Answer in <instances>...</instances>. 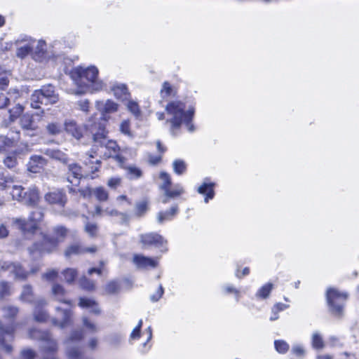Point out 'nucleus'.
Segmentation results:
<instances>
[{
  "label": "nucleus",
  "mask_w": 359,
  "mask_h": 359,
  "mask_svg": "<svg viewBox=\"0 0 359 359\" xmlns=\"http://www.w3.org/2000/svg\"><path fill=\"white\" fill-rule=\"evenodd\" d=\"M114 95L123 103L130 97L126 86L122 83L114 84Z\"/></svg>",
  "instance_id": "28"
},
{
  "label": "nucleus",
  "mask_w": 359,
  "mask_h": 359,
  "mask_svg": "<svg viewBox=\"0 0 359 359\" xmlns=\"http://www.w3.org/2000/svg\"><path fill=\"white\" fill-rule=\"evenodd\" d=\"M140 238V243L144 246L154 245L156 248H163L167 243V241L162 236L156 233L141 234Z\"/></svg>",
  "instance_id": "14"
},
{
  "label": "nucleus",
  "mask_w": 359,
  "mask_h": 359,
  "mask_svg": "<svg viewBox=\"0 0 359 359\" xmlns=\"http://www.w3.org/2000/svg\"><path fill=\"white\" fill-rule=\"evenodd\" d=\"M65 130L76 139L79 140L82 135V129L73 121H67L65 123Z\"/></svg>",
  "instance_id": "31"
},
{
  "label": "nucleus",
  "mask_w": 359,
  "mask_h": 359,
  "mask_svg": "<svg viewBox=\"0 0 359 359\" xmlns=\"http://www.w3.org/2000/svg\"><path fill=\"white\" fill-rule=\"evenodd\" d=\"M98 69L95 66L88 67H76L72 69L70 76L79 90L76 94L85 93L89 89L98 90L100 84L97 83Z\"/></svg>",
  "instance_id": "2"
},
{
  "label": "nucleus",
  "mask_w": 359,
  "mask_h": 359,
  "mask_svg": "<svg viewBox=\"0 0 359 359\" xmlns=\"http://www.w3.org/2000/svg\"><path fill=\"white\" fill-rule=\"evenodd\" d=\"M43 213L41 210L36 209L32 211L27 220L22 218H13V223L22 231H32L37 228L38 224L42 221Z\"/></svg>",
  "instance_id": "12"
},
{
  "label": "nucleus",
  "mask_w": 359,
  "mask_h": 359,
  "mask_svg": "<svg viewBox=\"0 0 359 359\" xmlns=\"http://www.w3.org/2000/svg\"><path fill=\"white\" fill-rule=\"evenodd\" d=\"M224 290L225 291L226 293H233L235 294V297H236V300L237 302L239 301V291L235 288L232 285H226L224 287Z\"/></svg>",
  "instance_id": "62"
},
{
  "label": "nucleus",
  "mask_w": 359,
  "mask_h": 359,
  "mask_svg": "<svg viewBox=\"0 0 359 359\" xmlns=\"http://www.w3.org/2000/svg\"><path fill=\"white\" fill-rule=\"evenodd\" d=\"M45 154L49 157L66 163L67 160V155L62 151L57 149H46Z\"/></svg>",
  "instance_id": "36"
},
{
  "label": "nucleus",
  "mask_w": 359,
  "mask_h": 359,
  "mask_svg": "<svg viewBox=\"0 0 359 359\" xmlns=\"http://www.w3.org/2000/svg\"><path fill=\"white\" fill-rule=\"evenodd\" d=\"M58 276V271L55 269H50L42 275V278L48 281L55 280Z\"/></svg>",
  "instance_id": "57"
},
{
  "label": "nucleus",
  "mask_w": 359,
  "mask_h": 359,
  "mask_svg": "<svg viewBox=\"0 0 359 359\" xmlns=\"http://www.w3.org/2000/svg\"><path fill=\"white\" fill-rule=\"evenodd\" d=\"M53 233L55 238H48L43 236L42 243H35L34 250H39L41 252H50L54 250L59 243L63 241L67 235V229L62 226H57L53 229Z\"/></svg>",
  "instance_id": "7"
},
{
  "label": "nucleus",
  "mask_w": 359,
  "mask_h": 359,
  "mask_svg": "<svg viewBox=\"0 0 359 359\" xmlns=\"http://www.w3.org/2000/svg\"><path fill=\"white\" fill-rule=\"evenodd\" d=\"M79 285L81 288L88 291L94 290L95 288V283L88 279L86 276H83L80 278Z\"/></svg>",
  "instance_id": "43"
},
{
  "label": "nucleus",
  "mask_w": 359,
  "mask_h": 359,
  "mask_svg": "<svg viewBox=\"0 0 359 359\" xmlns=\"http://www.w3.org/2000/svg\"><path fill=\"white\" fill-rule=\"evenodd\" d=\"M12 346L9 342H7L0 338V351L6 353H11L12 351Z\"/></svg>",
  "instance_id": "61"
},
{
  "label": "nucleus",
  "mask_w": 359,
  "mask_h": 359,
  "mask_svg": "<svg viewBox=\"0 0 359 359\" xmlns=\"http://www.w3.org/2000/svg\"><path fill=\"white\" fill-rule=\"evenodd\" d=\"M51 294L53 299L59 302L65 303L70 305L72 302L65 298L66 290L64 287L58 283H54L51 288Z\"/></svg>",
  "instance_id": "24"
},
{
  "label": "nucleus",
  "mask_w": 359,
  "mask_h": 359,
  "mask_svg": "<svg viewBox=\"0 0 359 359\" xmlns=\"http://www.w3.org/2000/svg\"><path fill=\"white\" fill-rule=\"evenodd\" d=\"M11 74L0 67V90H5L9 83Z\"/></svg>",
  "instance_id": "42"
},
{
  "label": "nucleus",
  "mask_w": 359,
  "mask_h": 359,
  "mask_svg": "<svg viewBox=\"0 0 359 359\" xmlns=\"http://www.w3.org/2000/svg\"><path fill=\"white\" fill-rule=\"evenodd\" d=\"M291 352L297 358H302L305 354V350L301 345H294L292 348Z\"/></svg>",
  "instance_id": "56"
},
{
  "label": "nucleus",
  "mask_w": 359,
  "mask_h": 359,
  "mask_svg": "<svg viewBox=\"0 0 359 359\" xmlns=\"http://www.w3.org/2000/svg\"><path fill=\"white\" fill-rule=\"evenodd\" d=\"M312 346L316 349H320L324 346L323 337L318 332H314L312 335Z\"/></svg>",
  "instance_id": "44"
},
{
  "label": "nucleus",
  "mask_w": 359,
  "mask_h": 359,
  "mask_svg": "<svg viewBox=\"0 0 359 359\" xmlns=\"http://www.w3.org/2000/svg\"><path fill=\"white\" fill-rule=\"evenodd\" d=\"M116 217V222L121 224H127L128 222V217L126 214L123 213H117L114 212V217Z\"/></svg>",
  "instance_id": "60"
},
{
  "label": "nucleus",
  "mask_w": 359,
  "mask_h": 359,
  "mask_svg": "<svg viewBox=\"0 0 359 359\" xmlns=\"http://www.w3.org/2000/svg\"><path fill=\"white\" fill-rule=\"evenodd\" d=\"M97 250L95 246L85 248L79 243H74L67 248L65 251V255L69 257L72 255H81L83 253H93Z\"/></svg>",
  "instance_id": "18"
},
{
  "label": "nucleus",
  "mask_w": 359,
  "mask_h": 359,
  "mask_svg": "<svg viewBox=\"0 0 359 359\" xmlns=\"http://www.w3.org/2000/svg\"><path fill=\"white\" fill-rule=\"evenodd\" d=\"M17 158L15 156H7L4 160V165L8 168H13L17 165Z\"/></svg>",
  "instance_id": "59"
},
{
  "label": "nucleus",
  "mask_w": 359,
  "mask_h": 359,
  "mask_svg": "<svg viewBox=\"0 0 359 359\" xmlns=\"http://www.w3.org/2000/svg\"><path fill=\"white\" fill-rule=\"evenodd\" d=\"M326 297L332 313L336 316H340L348 297L347 294L339 292L335 288H329L327 290Z\"/></svg>",
  "instance_id": "9"
},
{
  "label": "nucleus",
  "mask_w": 359,
  "mask_h": 359,
  "mask_svg": "<svg viewBox=\"0 0 359 359\" xmlns=\"http://www.w3.org/2000/svg\"><path fill=\"white\" fill-rule=\"evenodd\" d=\"M65 280L67 283H72L78 275V272L75 269L67 268L62 272Z\"/></svg>",
  "instance_id": "38"
},
{
  "label": "nucleus",
  "mask_w": 359,
  "mask_h": 359,
  "mask_svg": "<svg viewBox=\"0 0 359 359\" xmlns=\"http://www.w3.org/2000/svg\"><path fill=\"white\" fill-rule=\"evenodd\" d=\"M24 111V107L20 104H17L15 107L9 110L10 118L12 121L17 118Z\"/></svg>",
  "instance_id": "51"
},
{
  "label": "nucleus",
  "mask_w": 359,
  "mask_h": 359,
  "mask_svg": "<svg viewBox=\"0 0 359 359\" xmlns=\"http://www.w3.org/2000/svg\"><path fill=\"white\" fill-rule=\"evenodd\" d=\"M123 103L126 105L128 111L131 113L136 118L141 117L142 111L137 102L132 100L131 97H130Z\"/></svg>",
  "instance_id": "34"
},
{
  "label": "nucleus",
  "mask_w": 359,
  "mask_h": 359,
  "mask_svg": "<svg viewBox=\"0 0 359 359\" xmlns=\"http://www.w3.org/2000/svg\"><path fill=\"white\" fill-rule=\"evenodd\" d=\"M48 133L50 135H55L62 132V126L57 123H50L46 126Z\"/></svg>",
  "instance_id": "52"
},
{
  "label": "nucleus",
  "mask_w": 359,
  "mask_h": 359,
  "mask_svg": "<svg viewBox=\"0 0 359 359\" xmlns=\"http://www.w3.org/2000/svg\"><path fill=\"white\" fill-rule=\"evenodd\" d=\"M276 350L279 353H285L289 350V344L283 340H276L274 342Z\"/></svg>",
  "instance_id": "48"
},
{
  "label": "nucleus",
  "mask_w": 359,
  "mask_h": 359,
  "mask_svg": "<svg viewBox=\"0 0 359 359\" xmlns=\"http://www.w3.org/2000/svg\"><path fill=\"white\" fill-rule=\"evenodd\" d=\"M8 271L15 275V278L25 279L27 276V273L22 269L21 266L15 263H9L4 262L0 266V272Z\"/></svg>",
  "instance_id": "17"
},
{
  "label": "nucleus",
  "mask_w": 359,
  "mask_h": 359,
  "mask_svg": "<svg viewBox=\"0 0 359 359\" xmlns=\"http://www.w3.org/2000/svg\"><path fill=\"white\" fill-rule=\"evenodd\" d=\"M174 172L177 175H182L187 170V165L185 162L181 159L174 161L172 163Z\"/></svg>",
  "instance_id": "41"
},
{
  "label": "nucleus",
  "mask_w": 359,
  "mask_h": 359,
  "mask_svg": "<svg viewBox=\"0 0 359 359\" xmlns=\"http://www.w3.org/2000/svg\"><path fill=\"white\" fill-rule=\"evenodd\" d=\"M79 109L85 112H88L90 107V104L88 100H80L77 103Z\"/></svg>",
  "instance_id": "63"
},
{
  "label": "nucleus",
  "mask_w": 359,
  "mask_h": 359,
  "mask_svg": "<svg viewBox=\"0 0 359 359\" xmlns=\"http://www.w3.org/2000/svg\"><path fill=\"white\" fill-rule=\"evenodd\" d=\"M84 326L88 329L90 332H94L97 330V328L95 324L90 322L86 318H83Z\"/></svg>",
  "instance_id": "64"
},
{
  "label": "nucleus",
  "mask_w": 359,
  "mask_h": 359,
  "mask_svg": "<svg viewBox=\"0 0 359 359\" xmlns=\"http://www.w3.org/2000/svg\"><path fill=\"white\" fill-rule=\"evenodd\" d=\"M159 177L162 180L159 188L163 191V203L166 204L169 202V198H176L184 193L183 187L179 184H175L172 189H170L171 178L167 172H161Z\"/></svg>",
  "instance_id": "10"
},
{
  "label": "nucleus",
  "mask_w": 359,
  "mask_h": 359,
  "mask_svg": "<svg viewBox=\"0 0 359 359\" xmlns=\"http://www.w3.org/2000/svg\"><path fill=\"white\" fill-rule=\"evenodd\" d=\"M273 289L272 283H266L260 287L256 293V296L259 298L266 299L267 298Z\"/></svg>",
  "instance_id": "40"
},
{
  "label": "nucleus",
  "mask_w": 359,
  "mask_h": 359,
  "mask_svg": "<svg viewBox=\"0 0 359 359\" xmlns=\"http://www.w3.org/2000/svg\"><path fill=\"white\" fill-rule=\"evenodd\" d=\"M115 159L118 161L120 167L123 168L127 170V175L130 180L138 179L142 175V170L135 165L125 167L124 164L126 158L122 155H116L115 156Z\"/></svg>",
  "instance_id": "20"
},
{
  "label": "nucleus",
  "mask_w": 359,
  "mask_h": 359,
  "mask_svg": "<svg viewBox=\"0 0 359 359\" xmlns=\"http://www.w3.org/2000/svg\"><path fill=\"white\" fill-rule=\"evenodd\" d=\"M39 201V190L35 187H31L24 191L21 203L28 205H36Z\"/></svg>",
  "instance_id": "21"
},
{
  "label": "nucleus",
  "mask_w": 359,
  "mask_h": 359,
  "mask_svg": "<svg viewBox=\"0 0 359 359\" xmlns=\"http://www.w3.org/2000/svg\"><path fill=\"white\" fill-rule=\"evenodd\" d=\"M178 212L177 205L172 206L169 211H161L157 214V221L159 224H163L165 221L172 220Z\"/></svg>",
  "instance_id": "33"
},
{
  "label": "nucleus",
  "mask_w": 359,
  "mask_h": 359,
  "mask_svg": "<svg viewBox=\"0 0 359 359\" xmlns=\"http://www.w3.org/2000/svg\"><path fill=\"white\" fill-rule=\"evenodd\" d=\"M61 314L62 316V320H59L57 319H53V324L59 326L61 328L65 327L70 323L71 318V311L69 310L64 309L61 311Z\"/></svg>",
  "instance_id": "35"
},
{
  "label": "nucleus",
  "mask_w": 359,
  "mask_h": 359,
  "mask_svg": "<svg viewBox=\"0 0 359 359\" xmlns=\"http://www.w3.org/2000/svg\"><path fill=\"white\" fill-rule=\"evenodd\" d=\"M174 90L171 85L168 82H164L163 87L161 90V95L163 98H167L170 96L174 95Z\"/></svg>",
  "instance_id": "46"
},
{
  "label": "nucleus",
  "mask_w": 359,
  "mask_h": 359,
  "mask_svg": "<svg viewBox=\"0 0 359 359\" xmlns=\"http://www.w3.org/2000/svg\"><path fill=\"white\" fill-rule=\"evenodd\" d=\"M1 311L3 319L0 321V338L10 343L15 329L14 320L19 312V309L15 306L7 305L4 306Z\"/></svg>",
  "instance_id": "4"
},
{
  "label": "nucleus",
  "mask_w": 359,
  "mask_h": 359,
  "mask_svg": "<svg viewBox=\"0 0 359 359\" xmlns=\"http://www.w3.org/2000/svg\"><path fill=\"white\" fill-rule=\"evenodd\" d=\"M44 111L36 112L32 114L28 113L23 114L20 118V126L21 128L29 136L36 134L39 128V123L42 121Z\"/></svg>",
  "instance_id": "11"
},
{
  "label": "nucleus",
  "mask_w": 359,
  "mask_h": 359,
  "mask_svg": "<svg viewBox=\"0 0 359 359\" xmlns=\"http://www.w3.org/2000/svg\"><path fill=\"white\" fill-rule=\"evenodd\" d=\"M142 326V320H140L137 325L133 330L132 332L130 333V339L131 340H136L140 337Z\"/></svg>",
  "instance_id": "55"
},
{
  "label": "nucleus",
  "mask_w": 359,
  "mask_h": 359,
  "mask_svg": "<svg viewBox=\"0 0 359 359\" xmlns=\"http://www.w3.org/2000/svg\"><path fill=\"white\" fill-rule=\"evenodd\" d=\"M11 294V286L6 282H1L0 283V299H4Z\"/></svg>",
  "instance_id": "53"
},
{
  "label": "nucleus",
  "mask_w": 359,
  "mask_h": 359,
  "mask_svg": "<svg viewBox=\"0 0 359 359\" xmlns=\"http://www.w3.org/2000/svg\"><path fill=\"white\" fill-rule=\"evenodd\" d=\"M133 262L138 269L155 268L158 264L157 259L142 255H135L133 258Z\"/></svg>",
  "instance_id": "19"
},
{
  "label": "nucleus",
  "mask_w": 359,
  "mask_h": 359,
  "mask_svg": "<svg viewBox=\"0 0 359 359\" xmlns=\"http://www.w3.org/2000/svg\"><path fill=\"white\" fill-rule=\"evenodd\" d=\"M14 145V141L6 136L0 135V152H5Z\"/></svg>",
  "instance_id": "39"
},
{
  "label": "nucleus",
  "mask_w": 359,
  "mask_h": 359,
  "mask_svg": "<svg viewBox=\"0 0 359 359\" xmlns=\"http://www.w3.org/2000/svg\"><path fill=\"white\" fill-rule=\"evenodd\" d=\"M45 200L50 204L64 207L67 203L66 195L60 191L49 192L45 195Z\"/></svg>",
  "instance_id": "22"
},
{
  "label": "nucleus",
  "mask_w": 359,
  "mask_h": 359,
  "mask_svg": "<svg viewBox=\"0 0 359 359\" xmlns=\"http://www.w3.org/2000/svg\"><path fill=\"white\" fill-rule=\"evenodd\" d=\"M165 111L168 116L165 123H170V130L172 133L175 130L179 129L182 123L185 124L189 131L194 130V126L191 123L194 114L193 107L186 109L184 103L180 101H172L166 105Z\"/></svg>",
  "instance_id": "1"
},
{
  "label": "nucleus",
  "mask_w": 359,
  "mask_h": 359,
  "mask_svg": "<svg viewBox=\"0 0 359 359\" xmlns=\"http://www.w3.org/2000/svg\"><path fill=\"white\" fill-rule=\"evenodd\" d=\"M97 109L101 112L102 118L107 121L111 118L112 114V102L109 100L106 102L97 101L96 102Z\"/></svg>",
  "instance_id": "27"
},
{
  "label": "nucleus",
  "mask_w": 359,
  "mask_h": 359,
  "mask_svg": "<svg viewBox=\"0 0 359 359\" xmlns=\"http://www.w3.org/2000/svg\"><path fill=\"white\" fill-rule=\"evenodd\" d=\"M13 184H10V187L7 189H11L10 194L12 196V198L14 200H17L20 202L23 193H24V188L22 186L18 185H12Z\"/></svg>",
  "instance_id": "37"
},
{
  "label": "nucleus",
  "mask_w": 359,
  "mask_h": 359,
  "mask_svg": "<svg viewBox=\"0 0 359 359\" xmlns=\"http://www.w3.org/2000/svg\"><path fill=\"white\" fill-rule=\"evenodd\" d=\"M96 154V151H91L90 152L86 154L85 156L84 163L86 166L89 168V171L91 173H94L95 172L98 170L100 167V161L96 159L95 161L93 159L95 158L94 154Z\"/></svg>",
  "instance_id": "30"
},
{
  "label": "nucleus",
  "mask_w": 359,
  "mask_h": 359,
  "mask_svg": "<svg viewBox=\"0 0 359 359\" xmlns=\"http://www.w3.org/2000/svg\"><path fill=\"white\" fill-rule=\"evenodd\" d=\"M86 127L93 135L94 142L100 145L101 149H107L108 152H104V154L110 157L111 154V142L109 140H107V132L105 131L104 126L101 123H93L91 120H89Z\"/></svg>",
  "instance_id": "8"
},
{
  "label": "nucleus",
  "mask_w": 359,
  "mask_h": 359,
  "mask_svg": "<svg viewBox=\"0 0 359 359\" xmlns=\"http://www.w3.org/2000/svg\"><path fill=\"white\" fill-rule=\"evenodd\" d=\"M22 302L35 304L37 299H35L33 290L31 285H25L22 287V292L19 297Z\"/></svg>",
  "instance_id": "29"
},
{
  "label": "nucleus",
  "mask_w": 359,
  "mask_h": 359,
  "mask_svg": "<svg viewBox=\"0 0 359 359\" xmlns=\"http://www.w3.org/2000/svg\"><path fill=\"white\" fill-rule=\"evenodd\" d=\"M47 305V302L44 298H38L35 302L33 316L34 320L40 323L45 322L48 318V314L43 307Z\"/></svg>",
  "instance_id": "15"
},
{
  "label": "nucleus",
  "mask_w": 359,
  "mask_h": 359,
  "mask_svg": "<svg viewBox=\"0 0 359 359\" xmlns=\"http://www.w3.org/2000/svg\"><path fill=\"white\" fill-rule=\"evenodd\" d=\"M46 165V161L41 156L34 155L30 157L27 163V170L32 173L40 172Z\"/></svg>",
  "instance_id": "23"
},
{
  "label": "nucleus",
  "mask_w": 359,
  "mask_h": 359,
  "mask_svg": "<svg viewBox=\"0 0 359 359\" xmlns=\"http://www.w3.org/2000/svg\"><path fill=\"white\" fill-rule=\"evenodd\" d=\"M120 132L126 135L131 136L130 122L129 119L123 120L119 126Z\"/></svg>",
  "instance_id": "50"
},
{
  "label": "nucleus",
  "mask_w": 359,
  "mask_h": 359,
  "mask_svg": "<svg viewBox=\"0 0 359 359\" xmlns=\"http://www.w3.org/2000/svg\"><path fill=\"white\" fill-rule=\"evenodd\" d=\"M79 306L83 309H88L90 311L97 314L100 312V309L96 302L89 298H80Z\"/></svg>",
  "instance_id": "32"
},
{
  "label": "nucleus",
  "mask_w": 359,
  "mask_h": 359,
  "mask_svg": "<svg viewBox=\"0 0 359 359\" xmlns=\"http://www.w3.org/2000/svg\"><path fill=\"white\" fill-rule=\"evenodd\" d=\"M29 335L32 339L42 341L41 347L44 353H51L50 355H44L42 359H57L53 353L57 351V345L56 341L52 339L49 332L33 329L29 330Z\"/></svg>",
  "instance_id": "6"
},
{
  "label": "nucleus",
  "mask_w": 359,
  "mask_h": 359,
  "mask_svg": "<svg viewBox=\"0 0 359 359\" xmlns=\"http://www.w3.org/2000/svg\"><path fill=\"white\" fill-rule=\"evenodd\" d=\"M214 187L215 183L208 182V179H205L204 182L198 187V192L205 196L204 199L205 203L213 198L215 196Z\"/></svg>",
  "instance_id": "26"
},
{
  "label": "nucleus",
  "mask_w": 359,
  "mask_h": 359,
  "mask_svg": "<svg viewBox=\"0 0 359 359\" xmlns=\"http://www.w3.org/2000/svg\"><path fill=\"white\" fill-rule=\"evenodd\" d=\"M90 194H93L100 201H105L108 198V194L102 187L96 188L90 191Z\"/></svg>",
  "instance_id": "47"
},
{
  "label": "nucleus",
  "mask_w": 359,
  "mask_h": 359,
  "mask_svg": "<svg viewBox=\"0 0 359 359\" xmlns=\"http://www.w3.org/2000/svg\"><path fill=\"white\" fill-rule=\"evenodd\" d=\"M13 183V179L5 176L3 169L0 168V187L3 189H8L10 187V184Z\"/></svg>",
  "instance_id": "45"
},
{
  "label": "nucleus",
  "mask_w": 359,
  "mask_h": 359,
  "mask_svg": "<svg viewBox=\"0 0 359 359\" xmlns=\"http://www.w3.org/2000/svg\"><path fill=\"white\" fill-rule=\"evenodd\" d=\"M164 293V289L161 285H159L156 292L150 296V299L153 302H158Z\"/></svg>",
  "instance_id": "58"
},
{
  "label": "nucleus",
  "mask_w": 359,
  "mask_h": 359,
  "mask_svg": "<svg viewBox=\"0 0 359 359\" xmlns=\"http://www.w3.org/2000/svg\"><path fill=\"white\" fill-rule=\"evenodd\" d=\"M32 57L36 61L46 62L50 60H54L60 57V50L63 44L55 41L47 48L46 43L43 40L35 41L32 39Z\"/></svg>",
  "instance_id": "3"
},
{
  "label": "nucleus",
  "mask_w": 359,
  "mask_h": 359,
  "mask_svg": "<svg viewBox=\"0 0 359 359\" xmlns=\"http://www.w3.org/2000/svg\"><path fill=\"white\" fill-rule=\"evenodd\" d=\"M32 39H25L16 42L18 48L16 55L18 57L24 58L31 52L32 53Z\"/></svg>",
  "instance_id": "25"
},
{
  "label": "nucleus",
  "mask_w": 359,
  "mask_h": 359,
  "mask_svg": "<svg viewBox=\"0 0 359 359\" xmlns=\"http://www.w3.org/2000/svg\"><path fill=\"white\" fill-rule=\"evenodd\" d=\"M59 96L51 85L44 86L36 90L31 95L30 105L33 109H39L41 104H53L58 102Z\"/></svg>",
  "instance_id": "5"
},
{
  "label": "nucleus",
  "mask_w": 359,
  "mask_h": 359,
  "mask_svg": "<svg viewBox=\"0 0 359 359\" xmlns=\"http://www.w3.org/2000/svg\"><path fill=\"white\" fill-rule=\"evenodd\" d=\"M84 230L89 236L95 237L97 233V226L95 223L86 222L84 226Z\"/></svg>",
  "instance_id": "49"
},
{
  "label": "nucleus",
  "mask_w": 359,
  "mask_h": 359,
  "mask_svg": "<svg viewBox=\"0 0 359 359\" xmlns=\"http://www.w3.org/2000/svg\"><path fill=\"white\" fill-rule=\"evenodd\" d=\"M68 170L67 180L74 186H77L79 184L81 178L87 175L83 172L81 167L77 163L69 164Z\"/></svg>",
  "instance_id": "16"
},
{
  "label": "nucleus",
  "mask_w": 359,
  "mask_h": 359,
  "mask_svg": "<svg viewBox=\"0 0 359 359\" xmlns=\"http://www.w3.org/2000/svg\"><path fill=\"white\" fill-rule=\"evenodd\" d=\"M148 210V201L146 200L139 202L136 205V214L139 216L144 215Z\"/></svg>",
  "instance_id": "54"
},
{
  "label": "nucleus",
  "mask_w": 359,
  "mask_h": 359,
  "mask_svg": "<svg viewBox=\"0 0 359 359\" xmlns=\"http://www.w3.org/2000/svg\"><path fill=\"white\" fill-rule=\"evenodd\" d=\"M82 337L83 334L81 332H74L66 341V353L69 359L81 358L82 353L76 344Z\"/></svg>",
  "instance_id": "13"
}]
</instances>
